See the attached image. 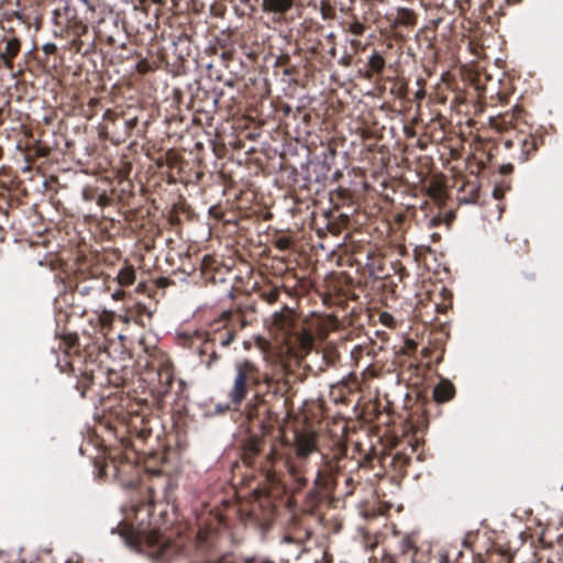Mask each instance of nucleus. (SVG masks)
I'll list each match as a JSON object with an SVG mask.
<instances>
[{
    "label": "nucleus",
    "instance_id": "1",
    "mask_svg": "<svg viewBox=\"0 0 563 563\" xmlns=\"http://www.w3.org/2000/svg\"><path fill=\"white\" fill-rule=\"evenodd\" d=\"M234 367L235 377L233 380L232 389L228 396L234 405H240L247 396L249 382L256 368L255 365L249 360L236 362Z\"/></svg>",
    "mask_w": 563,
    "mask_h": 563
},
{
    "label": "nucleus",
    "instance_id": "2",
    "mask_svg": "<svg viewBox=\"0 0 563 563\" xmlns=\"http://www.w3.org/2000/svg\"><path fill=\"white\" fill-rule=\"evenodd\" d=\"M121 537L126 547L139 552L147 553L153 559H159L167 547L166 542L159 536L154 533L134 537L133 534H125L124 532H121Z\"/></svg>",
    "mask_w": 563,
    "mask_h": 563
},
{
    "label": "nucleus",
    "instance_id": "3",
    "mask_svg": "<svg viewBox=\"0 0 563 563\" xmlns=\"http://www.w3.org/2000/svg\"><path fill=\"white\" fill-rule=\"evenodd\" d=\"M338 470V464L333 460H329L323 456L322 470L318 471L314 478V485L322 488H329L334 484L333 476L336 474Z\"/></svg>",
    "mask_w": 563,
    "mask_h": 563
},
{
    "label": "nucleus",
    "instance_id": "4",
    "mask_svg": "<svg viewBox=\"0 0 563 563\" xmlns=\"http://www.w3.org/2000/svg\"><path fill=\"white\" fill-rule=\"evenodd\" d=\"M20 49V41L15 37L10 38L5 43L4 49L0 53V58L8 68L13 67V58Z\"/></svg>",
    "mask_w": 563,
    "mask_h": 563
},
{
    "label": "nucleus",
    "instance_id": "5",
    "mask_svg": "<svg viewBox=\"0 0 563 563\" xmlns=\"http://www.w3.org/2000/svg\"><path fill=\"white\" fill-rule=\"evenodd\" d=\"M316 450V444L312 439L299 435L296 439V453L300 459H306Z\"/></svg>",
    "mask_w": 563,
    "mask_h": 563
},
{
    "label": "nucleus",
    "instance_id": "6",
    "mask_svg": "<svg viewBox=\"0 0 563 563\" xmlns=\"http://www.w3.org/2000/svg\"><path fill=\"white\" fill-rule=\"evenodd\" d=\"M294 0H263V9L274 13H286L292 7Z\"/></svg>",
    "mask_w": 563,
    "mask_h": 563
},
{
    "label": "nucleus",
    "instance_id": "7",
    "mask_svg": "<svg viewBox=\"0 0 563 563\" xmlns=\"http://www.w3.org/2000/svg\"><path fill=\"white\" fill-rule=\"evenodd\" d=\"M433 394L438 402H444L453 397L454 387L450 382L444 380L435 386Z\"/></svg>",
    "mask_w": 563,
    "mask_h": 563
},
{
    "label": "nucleus",
    "instance_id": "8",
    "mask_svg": "<svg viewBox=\"0 0 563 563\" xmlns=\"http://www.w3.org/2000/svg\"><path fill=\"white\" fill-rule=\"evenodd\" d=\"M307 537H308V532H300L298 534H292L290 532H287L284 534L282 542L286 545L295 544L298 549V551L295 553V555L298 556L300 553V548Z\"/></svg>",
    "mask_w": 563,
    "mask_h": 563
},
{
    "label": "nucleus",
    "instance_id": "9",
    "mask_svg": "<svg viewBox=\"0 0 563 563\" xmlns=\"http://www.w3.org/2000/svg\"><path fill=\"white\" fill-rule=\"evenodd\" d=\"M134 279H135V272L133 268L125 267V268L120 269V272L118 274V282L120 285L129 286V285L133 284Z\"/></svg>",
    "mask_w": 563,
    "mask_h": 563
},
{
    "label": "nucleus",
    "instance_id": "10",
    "mask_svg": "<svg viewBox=\"0 0 563 563\" xmlns=\"http://www.w3.org/2000/svg\"><path fill=\"white\" fill-rule=\"evenodd\" d=\"M368 66L374 73H382L385 67V59L378 53H373L368 58Z\"/></svg>",
    "mask_w": 563,
    "mask_h": 563
},
{
    "label": "nucleus",
    "instance_id": "11",
    "mask_svg": "<svg viewBox=\"0 0 563 563\" xmlns=\"http://www.w3.org/2000/svg\"><path fill=\"white\" fill-rule=\"evenodd\" d=\"M397 21L404 25H412L415 23V14L409 9H400Z\"/></svg>",
    "mask_w": 563,
    "mask_h": 563
},
{
    "label": "nucleus",
    "instance_id": "12",
    "mask_svg": "<svg viewBox=\"0 0 563 563\" xmlns=\"http://www.w3.org/2000/svg\"><path fill=\"white\" fill-rule=\"evenodd\" d=\"M365 31V25L355 20L353 21L350 25H349V32H351L352 34L356 35V36H360L364 33Z\"/></svg>",
    "mask_w": 563,
    "mask_h": 563
},
{
    "label": "nucleus",
    "instance_id": "13",
    "mask_svg": "<svg viewBox=\"0 0 563 563\" xmlns=\"http://www.w3.org/2000/svg\"><path fill=\"white\" fill-rule=\"evenodd\" d=\"M235 334L232 331L225 333L224 338L221 339L220 345L222 347L229 346L234 341Z\"/></svg>",
    "mask_w": 563,
    "mask_h": 563
},
{
    "label": "nucleus",
    "instance_id": "14",
    "mask_svg": "<svg viewBox=\"0 0 563 563\" xmlns=\"http://www.w3.org/2000/svg\"><path fill=\"white\" fill-rule=\"evenodd\" d=\"M136 125H137V118L136 117L126 120L125 124H124L125 132L130 133Z\"/></svg>",
    "mask_w": 563,
    "mask_h": 563
},
{
    "label": "nucleus",
    "instance_id": "15",
    "mask_svg": "<svg viewBox=\"0 0 563 563\" xmlns=\"http://www.w3.org/2000/svg\"><path fill=\"white\" fill-rule=\"evenodd\" d=\"M219 361V355L217 354V352H212L210 355H209V358L208 361L206 362V366L208 368H210L213 364H216L217 362Z\"/></svg>",
    "mask_w": 563,
    "mask_h": 563
},
{
    "label": "nucleus",
    "instance_id": "16",
    "mask_svg": "<svg viewBox=\"0 0 563 563\" xmlns=\"http://www.w3.org/2000/svg\"><path fill=\"white\" fill-rule=\"evenodd\" d=\"M276 459V452L274 449L269 451V453L266 455L267 463L273 464Z\"/></svg>",
    "mask_w": 563,
    "mask_h": 563
},
{
    "label": "nucleus",
    "instance_id": "17",
    "mask_svg": "<svg viewBox=\"0 0 563 563\" xmlns=\"http://www.w3.org/2000/svg\"><path fill=\"white\" fill-rule=\"evenodd\" d=\"M244 563H271V562L265 561V560H261V559H257V558H246L244 560Z\"/></svg>",
    "mask_w": 563,
    "mask_h": 563
},
{
    "label": "nucleus",
    "instance_id": "18",
    "mask_svg": "<svg viewBox=\"0 0 563 563\" xmlns=\"http://www.w3.org/2000/svg\"><path fill=\"white\" fill-rule=\"evenodd\" d=\"M123 297H124V291H122V290H117L112 294V298L115 300H120Z\"/></svg>",
    "mask_w": 563,
    "mask_h": 563
},
{
    "label": "nucleus",
    "instance_id": "19",
    "mask_svg": "<svg viewBox=\"0 0 563 563\" xmlns=\"http://www.w3.org/2000/svg\"><path fill=\"white\" fill-rule=\"evenodd\" d=\"M380 319H382V321H383L384 323H386V324H387V323H388V321L393 320V317H391L389 313H383V314L380 316Z\"/></svg>",
    "mask_w": 563,
    "mask_h": 563
},
{
    "label": "nucleus",
    "instance_id": "20",
    "mask_svg": "<svg viewBox=\"0 0 563 563\" xmlns=\"http://www.w3.org/2000/svg\"><path fill=\"white\" fill-rule=\"evenodd\" d=\"M267 477H268L271 481H274V479H275V472H274L272 468H268V470H267Z\"/></svg>",
    "mask_w": 563,
    "mask_h": 563
},
{
    "label": "nucleus",
    "instance_id": "21",
    "mask_svg": "<svg viewBox=\"0 0 563 563\" xmlns=\"http://www.w3.org/2000/svg\"><path fill=\"white\" fill-rule=\"evenodd\" d=\"M54 48H55V45H54V44H46V45L44 46V49H45V52H46V53L52 52Z\"/></svg>",
    "mask_w": 563,
    "mask_h": 563
},
{
    "label": "nucleus",
    "instance_id": "22",
    "mask_svg": "<svg viewBox=\"0 0 563 563\" xmlns=\"http://www.w3.org/2000/svg\"><path fill=\"white\" fill-rule=\"evenodd\" d=\"M288 471L294 477H296V468L292 465L288 466Z\"/></svg>",
    "mask_w": 563,
    "mask_h": 563
},
{
    "label": "nucleus",
    "instance_id": "23",
    "mask_svg": "<svg viewBox=\"0 0 563 563\" xmlns=\"http://www.w3.org/2000/svg\"><path fill=\"white\" fill-rule=\"evenodd\" d=\"M274 317H275V321H276V322H279V320L283 318V314H282L280 312H276V313L274 314Z\"/></svg>",
    "mask_w": 563,
    "mask_h": 563
},
{
    "label": "nucleus",
    "instance_id": "24",
    "mask_svg": "<svg viewBox=\"0 0 563 563\" xmlns=\"http://www.w3.org/2000/svg\"><path fill=\"white\" fill-rule=\"evenodd\" d=\"M88 9H92L89 0H80Z\"/></svg>",
    "mask_w": 563,
    "mask_h": 563
},
{
    "label": "nucleus",
    "instance_id": "25",
    "mask_svg": "<svg viewBox=\"0 0 563 563\" xmlns=\"http://www.w3.org/2000/svg\"><path fill=\"white\" fill-rule=\"evenodd\" d=\"M416 96L417 98H422L424 96V92L422 90L418 91Z\"/></svg>",
    "mask_w": 563,
    "mask_h": 563
},
{
    "label": "nucleus",
    "instance_id": "26",
    "mask_svg": "<svg viewBox=\"0 0 563 563\" xmlns=\"http://www.w3.org/2000/svg\"><path fill=\"white\" fill-rule=\"evenodd\" d=\"M327 37H328L329 40H333V38H334V34H333V33H330V34H328V36H327Z\"/></svg>",
    "mask_w": 563,
    "mask_h": 563
},
{
    "label": "nucleus",
    "instance_id": "27",
    "mask_svg": "<svg viewBox=\"0 0 563 563\" xmlns=\"http://www.w3.org/2000/svg\"><path fill=\"white\" fill-rule=\"evenodd\" d=\"M494 197L498 198L497 189L494 190Z\"/></svg>",
    "mask_w": 563,
    "mask_h": 563
},
{
    "label": "nucleus",
    "instance_id": "28",
    "mask_svg": "<svg viewBox=\"0 0 563 563\" xmlns=\"http://www.w3.org/2000/svg\"><path fill=\"white\" fill-rule=\"evenodd\" d=\"M352 483V478L346 479V484L350 485Z\"/></svg>",
    "mask_w": 563,
    "mask_h": 563
}]
</instances>
